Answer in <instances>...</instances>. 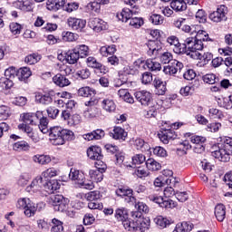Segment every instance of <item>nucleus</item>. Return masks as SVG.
Here are the masks:
<instances>
[{
  "instance_id": "aec40b11",
  "label": "nucleus",
  "mask_w": 232,
  "mask_h": 232,
  "mask_svg": "<svg viewBox=\"0 0 232 232\" xmlns=\"http://www.w3.org/2000/svg\"><path fill=\"white\" fill-rule=\"evenodd\" d=\"M86 63L87 66L90 68H94L95 70H99L101 73H106V72H108L106 67L102 65V63H99L93 56L88 57Z\"/></svg>"
},
{
  "instance_id": "e2e57ef3",
  "label": "nucleus",
  "mask_w": 232,
  "mask_h": 232,
  "mask_svg": "<svg viewBox=\"0 0 232 232\" xmlns=\"http://www.w3.org/2000/svg\"><path fill=\"white\" fill-rule=\"evenodd\" d=\"M177 227L179 231L183 232V231H191V229H193V224L189 223V222H182L179 225H177Z\"/></svg>"
},
{
  "instance_id": "0eeeda50",
  "label": "nucleus",
  "mask_w": 232,
  "mask_h": 232,
  "mask_svg": "<svg viewBox=\"0 0 232 232\" xmlns=\"http://www.w3.org/2000/svg\"><path fill=\"white\" fill-rule=\"evenodd\" d=\"M102 197L101 191L94 190L85 194V198L88 200L89 209H102V204L99 202V199Z\"/></svg>"
},
{
  "instance_id": "39448f33",
  "label": "nucleus",
  "mask_w": 232,
  "mask_h": 232,
  "mask_svg": "<svg viewBox=\"0 0 232 232\" xmlns=\"http://www.w3.org/2000/svg\"><path fill=\"white\" fill-rule=\"evenodd\" d=\"M16 206L19 208V209H24V216L28 218L34 217L37 211V206L28 198L18 199Z\"/></svg>"
},
{
  "instance_id": "a19ab883",
  "label": "nucleus",
  "mask_w": 232,
  "mask_h": 232,
  "mask_svg": "<svg viewBox=\"0 0 232 232\" xmlns=\"http://www.w3.org/2000/svg\"><path fill=\"white\" fill-rule=\"evenodd\" d=\"M102 106L103 110H105V111H108L109 113H111L117 108V106L115 105V102H113V100H110V99L103 100L102 102Z\"/></svg>"
},
{
  "instance_id": "3c124183",
  "label": "nucleus",
  "mask_w": 232,
  "mask_h": 232,
  "mask_svg": "<svg viewBox=\"0 0 232 232\" xmlns=\"http://www.w3.org/2000/svg\"><path fill=\"white\" fill-rule=\"evenodd\" d=\"M14 86V82L10 78L2 77L0 78V87L2 90H10Z\"/></svg>"
},
{
  "instance_id": "79ce46f5",
  "label": "nucleus",
  "mask_w": 232,
  "mask_h": 232,
  "mask_svg": "<svg viewBox=\"0 0 232 232\" xmlns=\"http://www.w3.org/2000/svg\"><path fill=\"white\" fill-rule=\"evenodd\" d=\"M145 64H146L147 68H149V70H150V72H160V70L162 69L160 63L156 62L153 59L147 60Z\"/></svg>"
},
{
  "instance_id": "72a5a7b5",
  "label": "nucleus",
  "mask_w": 232,
  "mask_h": 232,
  "mask_svg": "<svg viewBox=\"0 0 232 232\" xmlns=\"http://www.w3.org/2000/svg\"><path fill=\"white\" fill-rule=\"evenodd\" d=\"M33 160L36 164H41L42 166H46V164H50L52 162V158L50 157V155L37 154L33 157Z\"/></svg>"
},
{
  "instance_id": "49530a36",
  "label": "nucleus",
  "mask_w": 232,
  "mask_h": 232,
  "mask_svg": "<svg viewBox=\"0 0 232 232\" xmlns=\"http://www.w3.org/2000/svg\"><path fill=\"white\" fill-rule=\"evenodd\" d=\"M74 50H76V53H78L79 57L84 58L88 56L90 48L88 45H77Z\"/></svg>"
},
{
  "instance_id": "4c0bfd02",
  "label": "nucleus",
  "mask_w": 232,
  "mask_h": 232,
  "mask_svg": "<svg viewBox=\"0 0 232 232\" xmlns=\"http://www.w3.org/2000/svg\"><path fill=\"white\" fill-rule=\"evenodd\" d=\"M97 92L91 87L85 86L78 90L79 97H95Z\"/></svg>"
},
{
  "instance_id": "5fc2aeb1",
  "label": "nucleus",
  "mask_w": 232,
  "mask_h": 232,
  "mask_svg": "<svg viewBox=\"0 0 232 232\" xmlns=\"http://www.w3.org/2000/svg\"><path fill=\"white\" fill-rule=\"evenodd\" d=\"M208 113L212 119H219V120L224 119V112H222V111H220L217 108L209 109Z\"/></svg>"
},
{
  "instance_id": "b1692460",
  "label": "nucleus",
  "mask_w": 232,
  "mask_h": 232,
  "mask_svg": "<svg viewBox=\"0 0 232 232\" xmlns=\"http://www.w3.org/2000/svg\"><path fill=\"white\" fill-rule=\"evenodd\" d=\"M182 32H185L186 34H191V35H194V38L197 39H201L202 41H211V38L208 37V35L205 34L204 38H200V34H206V32L204 31H198V33L193 31V28H191V26L183 24L182 27H181Z\"/></svg>"
},
{
  "instance_id": "6e6d98bb",
  "label": "nucleus",
  "mask_w": 232,
  "mask_h": 232,
  "mask_svg": "<svg viewBox=\"0 0 232 232\" xmlns=\"http://www.w3.org/2000/svg\"><path fill=\"white\" fill-rule=\"evenodd\" d=\"M202 79L207 84H215L216 82H218V78H217V75L214 73L205 74Z\"/></svg>"
},
{
  "instance_id": "4d7b16f0",
  "label": "nucleus",
  "mask_w": 232,
  "mask_h": 232,
  "mask_svg": "<svg viewBox=\"0 0 232 232\" xmlns=\"http://www.w3.org/2000/svg\"><path fill=\"white\" fill-rule=\"evenodd\" d=\"M160 59L163 64H168L173 61V54L169 52L161 53Z\"/></svg>"
},
{
  "instance_id": "2f4dec72",
  "label": "nucleus",
  "mask_w": 232,
  "mask_h": 232,
  "mask_svg": "<svg viewBox=\"0 0 232 232\" xmlns=\"http://www.w3.org/2000/svg\"><path fill=\"white\" fill-rule=\"evenodd\" d=\"M15 6L22 12H32V2L30 0H18Z\"/></svg>"
},
{
  "instance_id": "6e6552de",
  "label": "nucleus",
  "mask_w": 232,
  "mask_h": 232,
  "mask_svg": "<svg viewBox=\"0 0 232 232\" xmlns=\"http://www.w3.org/2000/svg\"><path fill=\"white\" fill-rule=\"evenodd\" d=\"M201 50H204V44L202 43V39H201V48L196 49L195 51H188L189 53L187 55L191 57V59H198L199 61L204 63V64H208L209 61L213 60V53L207 52L202 54L201 53H198Z\"/></svg>"
},
{
  "instance_id": "864d4df0",
  "label": "nucleus",
  "mask_w": 232,
  "mask_h": 232,
  "mask_svg": "<svg viewBox=\"0 0 232 232\" xmlns=\"http://www.w3.org/2000/svg\"><path fill=\"white\" fill-rule=\"evenodd\" d=\"M39 130L42 131V133H48V119L46 117L40 116L39 120Z\"/></svg>"
},
{
  "instance_id": "69168bd1",
  "label": "nucleus",
  "mask_w": 232,
  "mask_h": 232,
  "mask_svg": "<svg viewBox=\"0 0 232 232\" xmlns=\"http://www.w3.org/2000/svg\"><path fill=\"white\" fill-rule=\"evenodd\" d=\"M5 78L7 79H15L17 77V70L14 67H9L5 71Z\"/></svg>"
},
{
  "instance_id": "6ab92c4d",
  "label": "nucleus",
  "mask_w": 232,
  "mask_h": 232,
  "mask_svg": "<svg viewBox=\"0 0 232 232\" xmlns=\"http://www.w3.org/2000/svg\"><path fill=\"white\" fill-rule=\"evenodd\" d=\"M67 24L72 30H82L86 26V20H82L75 17H69L67 19Z\"/></svg>"
},
{
  "instance_id": "473e14b6",
  "label": "nucleus",
  "mask_w": 232,
  "mask_h": 232,
  "mask_svg": "<svg viewBox=\"0 0 232 232\" xmlns=\"http://www.w3.org/2000/svg\"><path fill=\"white\" fill-rule=\"evenodd\" d=\"M133 146H135L137 150H140V151H150V143L140 138L133 139Z\"/></svg>"
},
{
  "instance_id": "37998d69",
  "label": "nucleus",
  "mask_w": 232,
  "mask_h": 232,
  "mask_svg": "<svg viewBox=\"0 0 232 232\" xmlns=\"http://www.w3.org/2000/svg\"><path fill=\"white\" fill-rule=\"evenodd\" d=\"M127 23L130 24V26H132V28H140V26L144 24V20L141 17L132 15Z\"/></svg>"
},
{
  "instance_id": "bf43d9fd",
  "label": "nucleus",
  "mask_w": 232,
  "mask_h": 232,
  "mask_svg": "<svg viewBox=\"0 0 232 232\" xmlns=\"http://www.w3.org/2000/svg\"><path fill=\"white\" fill-rule=\"evenodd\" d=\"M88 10L91 12H95V14H101V4L96 0L95 2H91L87 5Z\"/></svg>"
},
{
  "instance_id": "20e7f679",
  "label": "nucleus",
  "mask_w": 232,
  "mask_h": 232,
  "mask_svg": "<svg viewBox=\"0 0 232 232\" xmlns=\"http://www.w3.org/2000/svg\"><path fill=\"white\" fill-rule=\"evenodd\" d=\"M211 155L220 162H228L232 155V141L226 142L223 148L214 145L212 147Z\"/></svg>"
},
{
  "instance_id": "dca6fc26",
  "label": "nucleus",
  "mask_w": 232,
  "mask_h": 232,
  "mask_svg": "<svg viewBox=\"0 0 232 232\" xmlns=\"http://www.w3.org/2000/svg\"><path fill=\"white\" fill-rule=\"evenodd\" d=\"M43 115L41 111H37L36 113L27 112L24 113L23 121L25 124H31L32 126H36L39 124V118Z\"/></svg>"
},
{
  "instance_id": "f704fd0d",
  "label": "nucleus",
  "mask_w": 232,
  "mask_h": 232,
  "mask_svg": "<svg viewBox=\"0 0 232 232\" xmlns=\"http://www.w3.org/2000/svg\"><path fill=\"white\" fill-rule=\"evenodd\" d=\"M154 86L157 95H164L166 93V82H163L160 78L154 79Z\"/></svg>"
},
{
  "instance_id": "7ed1b4c3",
  "label": "nucleus",
  "mask_w": 232,
  "mask_h": 232,
  "mask_svg": "<svg viewBox=\"0 0 232 232\" xmlns=\"http://www.w3.org/2000/svg\"><path fill=\"white\" fill-rule=\"evenodd\" d=\"M73 131L56 126L52 127L49 132V140L53 146H63L66 140H73Z\"/></svg>"
},
{
  "instance_id": "423d86ee",
  "label": "nucleus",
  "mask_w": 232,
  "mask_h": 232,
  "mask_svg": "<svg viewBox=\"0 0 232 232\" xmlns=\"http://www.w3.org/2000/svg\"><path fill=\"white\" fill-rule=\"evenodd\" d=\"M69 202L70 199L60 194H52L49 198V204L53 206L55 211H64Z\"/></svg>"
},
{
  "instance_id": "e433bc0d",
  "label": "nucleus",
  "mask_w": 232,
  "mask_h": 232,
  "mask_svg": "<svg viewBox=\"0 0 232 232\" xmlns=\"http://www.w3.org/2000/svg\"><path fill=\"white\" fill-rule=\"evenodd\" d=\"M170 7L176 12H184V10L188 9V5L184 0H173L170 3Z\"/></svg>"
},
{
  "instance_id": "ddd939ff",
  "label": "nucleus",
  "mask_w": 232,
  "mask_h": 232,
  "mask_svg": "<svg viewBox=\"0 0 232 232\" xmlns=\"http://www.w3.org/2000/svg\"><path fill=\"white\" fill-rule=\"evenodd\" d=\"M43 182L44 179L43 177H36L29 186L26 187L25 191L30 193V195H39L41 193V189H43Z\"/></svg>"
},
{
  "instance_id": "5701e85b",
  "label": "nucleus",
  "mask_w": 232,
  "mask_h": 232,
  "mask_svg": "<svg viewBox=\"0 0 232 232\" xmlns=\"http://www.w3.org/2000/svg\"><path fill=\"white\" fill-rule=\"evenodd\" d=\"M43 187L44 188L46 193H48L49 195L53 193V191H57V189L61 188L59 182H57V180L55 179H44Z\"/></svg>"
},
{
  "instance_id": "c85d7f7f",
  "label": "nucleus",
  "mask_w": 232,
  "mask_h": 232,
  "mask_svg": "<svg viewBox=\"0 0 232 232\" xmlns=\"http://www.w3.org/2000/svg\"><path fill=\"white\" fill-rule=\"evenodd\" d=\"M53 82L56 86H60V88H64V86H70V80L66 78V76L63 74H56L53 77Z\"/></svg>"
},
{
  "instance_id": "a878e982",
  "label": "nucleus",
  "mask_w": 232,
  "mask_h": 232,
  "mask_svg": "<svg viewBox=\"0 0 232 232\" xmlns=\"http://www.w3.org/2000/svg\"><path fill=\"white\" fill-rule=\"evenodd\" d=\"M102 111L101 109L97 107H90L83 111V117L85 119H97L101 117Z\"/></svg>"
},
{
  "instance_id": "ea45409f",
  "label": "nucleus",
  "mask_w": 232,
  "mask_h": 232,
  "mask_svg": "<svg viewBox=\"0 0 232 232\" xmlns=\"http://www.w3.org/2000/svg\"><path fill=\"white\" fill-rule=\"evenodd\" d=\"M35 101L36 102H39V104H44V105H48V104H52V96H50V94H41L38 93L35 95Z\"/></svg>"
},
{
  "instance_id": "f03ea898",
  "label": "nucleus",
  "mask_w": 232,
  "mask_h": 232,
  "mask_svg": "<svg viewBox=\"0 0 232 232\" xmlns=\"http://www.w3.org/2000/svg\"><path fill=\"white\" fill-rule=\"evenodd\" d=\"M131 221L124 222L127 231L146 232L150 229V218H142L140 212H131Z\"/></svg>"
},
{
  "instance_id": "052dcab7",
  "label": "nucleus",
  "mask_w": 232,
  "mask_h": 232,
  "mask_svg": "<svg viewBox=\"0 0 232 232\" xmlns=\"http://www.w3.org/2000/svg\"><path fill=\"white\" fill-rule=\"evenodd\" d=\"M62 35H63V41H65L67 43H72V41L77 40V34L72 32H63Z\"/></svg>"
},
{
  "instance_id": "7c9ffc66",
  "label": "nucleus",
  "mask_w": 232,
  "mask_h": 232,
  "mask_svg": "<svg viewBox=\"0 0 232 232\" xmlns=\"http://www.w3.org/2000/svg\"><path fill=\"white\" fill-rule=\"evenodd\" d=\"M31 76L32 71L28 67H22L17 70L16 79H18V81H26V79H29Z\"/></svg>"
},
{
  "instance_id": "cd10ccee",
  "label": "nucleus",
  "mask_w": 232,
  "mask_h": 232,
  "mask_svg": "<svg viewBox=\"0 0 232 232\" xmlns=\"http://www.w3.org/2000/svg\"><path fill=\"white\" fill-rule=\"evenodd\" d=\"M69 179H71V180H75L76 184H82V180H84V173L78 169H71Z\"/></svg>"
},
{
  "instance_id": "2eb2a0df",
  "label": "nucleus",
  "mask_w": 232,
  "mask_h": 232,
  "mask_svg": "<svg viewBox=\"0 0 232 232\" xmlns=\"http://www.w3.org/2000/svg\"><path fill=\"white\" fill-rule=\"evenodd\" d=\"M163 131L160 132L159 139L163 144H169V140H175L177 132L171 129H162Z\"/></svg>"
},
{
  "instance_id": "c9c22d12",
  "label": "nucleus",
  "mask_w": 232,
  "mask_h": 232,
  "mask_svg": "<svg viewBox=\"0 0 232 232\" xmlns=\"http://www.w3.org/2000/svg\"><path fill=\"white\" fill-rule=\"evenodd\" d=\"M215 217L218 222H224L226 218V207L222 204H218L215 208Z\"/></svg>"
},
{
  "instance_id": "8fccbe9b",
  "label": "nucleus",
  "mask_w": 232,
  "mask_h": 232,
  "mask_svg": "<svg viewBox=\"0 0 232 232\" xmlns=\"http://www.w3.org/2000/svg\"><path fill=\"white\" fill-rule=\"evenodd\" d=\"M10 115H12L10 107H8L6 105H1L0 106V119H2V121H6V119H8V117H10Z\"/></svg>"
},
{
  "instance_id": "9b49d317",
  "label": "nucleus",
  "mask_w": 232,
  "mask_h": 232,
  "mask_svg": "<svg viewBox=\"0 0 232 232\" xmlns=\"http://www.w3.org/2000/svg\"><path fill=\"white\" fill-rule=\"evenodd\" d=\"M147 46L149 48L147 50L149 57H160V54H162V52H164L162 43L159 41H149Z\"/></svg>"
},
{
  "instance_id": "774afa93",
  "label": "nucleus",
  "mask_w": 232,
  "mask_h": 232,
  "mask_svg": "<svg viewBox=\"0 0 232 232\" xmlns=\"http://www.w3.org/2000/svg\"><path fill=\"white\" fill-rule=\"evenodd\" d=\"M196 18L198 20L199 23H206L208 19V16L206 15V11L198 9L196 13Z\"/></svg>"
},
{
  "instance_id": "c756f323",
  "label": "nucleus",
  "mask_w": 232,
  "mask_h": 232,
  "mask_svg": "<svg viewBox=\"0 0 232 232\" xmlns=\"http://www.w3.org/2000/svg\"><path fill=\"white\" fill-rule=\"evenodd\" d=\"M79 53H77V49H72L68 51L65 53V61L69 63V64H75V63H77L79 61Z\"/></svg>"
},
{
  "instance_id": "338daca9",
  "label": "nucleus",
  "mask_w": 232,
  "mask_h": 232,
  "mask_svg": "<svg viewBox=\"0 0 232 232\" xmlns=\"http://www.w3.org/2000/svg\"><path fill=\"white\" fill-rule=\"evenodd\" d=\"M9 28L14 35L21 34L23 27L18 23H11Z\"/></svg>"
},
{
  "instance_id": "a18cd8bd",
  "label": "nucleus",
  "mask_w": 232,
  "mask_h": 232,
  "mask_svg": "<svg viewBox=\"0 0 232 232\" xmlns=\"http://www.w3.org/2000/svg\"><path fill=\"white\" fill-rule=\"evenodd\" d=\"M14 151H28L30 150V144L26 141H17L13 145Z\"/></svg>"
},
{
  "instance_id": "680f3d73",
  "label": "nucleus",
  "mask_w": 232,
  "mask_h": 232,
  "mask_svg": "<svg viewBox=\"0 0 232 232\" xmlns=\"http://www.w3.org/2000/svg\"><path fill=\"white\" fill-rule=\"evenodd\" d=\"M149 21L152 24H162L164 18L160 14H153L150 16Z\"/></svg>"
},
{
  "instance_id": "603ef678",
  "label": "nucleus",
  "mask_w": 232,
  "mask_h": 232,
  "mask_svg": "<svg viewBox=\"0 0 232 232\" xmlns=\"http://www.w3.org/2000/svg\"><path fill=\"white\" fill-rule=\"evenodd\" d=\"M41 61V55L37 53L29 54L25 57L24 62L26 64H35Z\"/></svg>"
},
{
  "instance_id": "bb28decb",
  "label": "nucleus",
  "mask_w": 232,
  "mask_h": 232,
  "mask_svg": "<svg viewBox=\"0 0 232 232\" xmlns=\"http://www.w3.org/2000/svg\"><path fill=\"white\" fill-rule=\"evenodd\" d=\"M137 11L130 10V8H124L121 12L120 14H118V18L120 21H122V23H128L132 15H136Z\"/></svg>"
},
{
  "instance_id": "9d476101",
  "label": "nucleus",
  "mask_w": 232,
  "mask_h": 232,
  "mask_svg": "<svg viewBox=\"0 0 232 232\" xmlns=\"http://www.w3.org/2000/svg\"><path fill=\"white\" fill-rule=\"evenodd\" d=\"M134 97L144 108L151 106V102H153V96L148 91H138L134 92Z\"/></svg>"
},
{
  "instance_id": "0e129e2a",
  "label": "nucleus",
  "mask_w": 232,
  "mask_h": 232,
  "mask_svg": "<svg viewBox=\"0 0 232 232\" xmlns=\"http://www.w3.org/2000/svg\"><path fill=\"white\" fill-rule=\"evenodd\" d=\"M153 154L160 158L168 157V151L163 147H155L153 149Z\"/></svg>"
},
{
  "instance_id": "393cba45",
  "label": "nucleus",
  "mask_w": 232,
  "mask_h": 232,
  "mask_svg": "<svg viewBox=\"0 0 232 232\" xmlns=\"http://www.w3.org/2000/svg\"><path fill=\"white\" fill-rule=\"evenodd\" d=\"M115 218H117L119 222H122L123 227L125 222H131V219L128 218V210L124 208L116 209Z\"/></svg>"
},
{
  "instance_id": "1a4fd4ad",
  "label": "nucleus",
  "mask_w": 232,
  "mask_h": 232,
  "mask_svg": "<svg viewBox=\"0 0 232 232\" xmlns=\"http://www.w3.org/2000/svg\"><path fill=\"white\" fill-rule=\"evenodd\" d=\"M150 202H154L155 204H159L160 208H165V209H171L175 208V202L171 199H164L162 196H159V194H150L148 197Z\"/></svg>"
},
{
  "instance_id": "13d9d810",
  "label": "nucleus",
  "mask_w": 232,
  "mask_h": 232,
  "mask_svg": "<svg viewBox=\"0 0 232 232\" xmlns=\"http://www.w3.org/2000/svg\"><path fill=\"white\" fill-rule=\"evenodd\" d=\"M135 208L138 209V211H134L133 213H149L150 208H148V205L144 202L139 201L135 205Z\"/></svg>"
},
{
  "instance_id": "f257e3e1",
  "label": "nucleus",
  "mask_w": 232,
  "mask_h": 232,
  "mask_svg": "<svg viewBox=\"0 0 232 232\" xmlns=\"http://www.w3.org/2000/svg\"><path fill=\"white\" fill-rule=\"evenodd\" d=\"M167 43L174 47L173 52L175 53H186V55L189 54V52H195V50L202 48V40L198 37H188L183 44H180L177 36L171 35L167 38Z\"/></svg>"
},
{
  "instance_id": "de8ad7c7",
  "label": "nucleus",
  "mask_w": 232,
  "mask_h": 232,
  "mask_svg": "<svg viewBox=\"0 0 232 232\" xmlns=\"http://www.w3.org/2000/svg\"><path fill=\"white\" fill-rule=\"evenodd\" d=\"M57 176V170L54 168L47 169L45 171L42 173V177L44 180H50L53 177Z\"/></svg>"
},
{
  "instance_id": "09e8293b",
  "label": "nucleus",
  "mask_w": 232,
  "mask_h": 232,
  "mask_svg": "<svg viewBox=\"0 0 232 232\" xmlns=\"http://www.w3.org/2000/svg\"><path fill=\"white\" fill-rule=\"evenodd\" d=\"M154 222L157 224V226H159V227H160V229H164V227H168V226H169V221L168 218L162 217V216H159L154 219Z\"/></svg>"
},
{
  "instance_id": "4468645a",
  "label": "nucleus",
  "mask_w": 232,
  "mask_h": 232,
  "mask_svg": "<svg viewBox=\"0 0 232 232\" xmlns=\"http://www.w3.org/2000/svg\"><path fill=\"white\" fill-rule=\"evenodd\" d=\"M88 25L94 32H102V30L108 29V24L101 18H90Z\"/></svg>"
},
{
  "instance_id": "412c9836",
  "label": "nucleus",
  "mask_w": 232,
  "mask_h": 232,
  "mask_svg": "<svg viewBox=\"0 0 232 232\" xmlns=\"http://www.w3.org/2000/svg\"><path fill=\"white\" fill-rule=\"evenodd\" d=\"M18 130H21V131H24V133H26L27 137L33 140V142H39V137L35 135V132H34V129L30 127L28 124L21 123L18 125Z\"/></svg>"
},
{
  "instance_id": "a211bd4d",
  "label": "nucleus",
  "mask_w": 232,
  "mask_h": 232,
  "mask_svg": "<svg viewBox=\"0 0 232 232\" xmlns=\"http://www.w3.org/2000/svg\"><path fill=\"white\" fill-rule=\"evenodd\" d=\"M116 195L117 197L124 198L125 202H133V200H135V198L133 197V190L131 188H118L116 189Z\"/></svg>"
},
{
  "instance_id": "58836bf2",
  "label": "nucleus",
  "mask_w": 232,
  "mask_h": 232,
  "mask_svg": "<svg viewBox=\"0 0 232 232\" xmlns=\"http://www.w3.org/2000/svg\"><path fill=\"white\" fill-rule=\"evenodd\" d=\"M89 175L92 182H102V179H104V172L95 169H91Z\"/></svg>"
},
{
  "instance_id": "c03bdc74",
  "label": "nucleus",
  "mask_w": 232,
  "mask_h": 232,
  "mask_svg": "<svg viewBox=\"0 0 232 232\" xmlns=\"http://www.w3.org/2000/svg\"><path fill=\"white\" fill-rule=\"evenodd\" d=\"M146 166L150 171H159V169H160V168H161L160 163H159L154 159L147 160Z\"/></svg>"
},
{
  "instance_id": "f3484780",
  "label": "nucleus",
  "mask_w": 232,
  "mask_h": 232,
  "mask_svg": "<svg viewBox=\"0 0 232 232\" xmlns=\"http://www.w3.org/2000/svg\"><path fill=\"white\" fill-rule=\"evenodd\" d=\"M110 137L114 139V140H126L128 138V131L119 126H115L111 132H110Z\"/></svg>"
},
{
  "instance_id": "f8f14e48",
  "label": "nucleus",
  "mask_w": 232,
  "mask_h": 232,
  "mask_svg": "<svg viewBox=\"0 0 232 232\" xmlns=\"http://www.w3.org/2000/svg\"><path fill=\"white\" fill-rule=\"evenodd\" d=\"M226 14H227V7H226V5H219L217 11L209 14V19L213 21V23H222V21L227 20Z\"/></svg>"
},
{
  "instance_id": "4be33fe9",
  "label": "nucleus",
  "mask_w": 232,
  "mask_h": 232,
  "mask_svg": "<svg viewBox=\"0 0 232 232\" xmlns=\"http://www.w3.org/2000/svg\"><path fill=\"white\" fill-rule=\"evenodd\" d=\"M87 157L92 160H102V153L101 147L92 146L87 150Z\"/></svg>"
}]
</instances>
